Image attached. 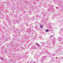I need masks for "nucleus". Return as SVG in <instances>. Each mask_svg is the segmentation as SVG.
<instances>
[{
	"label": "nucleus",
	"instance_id": "obj_1",
	"mask_svg": "<svg viewBox=\"0 0 63 63\" xmlns=\"http://www.w3.org/2000/svg\"><path fill=\"white\" fill-rule=\"evenodd\" d=\"M48 31H49V30H46V32H48Z\"/></svg>",
	"mask_w": 63,
	"mask_h": 63
},
{
	"label": "nucleus",
	"instance_id": "obj_2",
	"mask_svg": "<svg viewBox=\"0 0 63 63\" xmlns=\"http://www.w3.org/2000/svg\"><path fill=\"white\" fill-rule=\"evenodd\" d=\"M40 27L41 28H43V25H41V26H40Z\"/></svg>",
	"mask_w": 63,
	"mask_h": 63
},
{
	"label": "nucleus",
	"instance_id": "obj_3",
	"mask_svg": "<svg viewBox=\"0 0 63 63\" xmlns=\"http://www.w3.org/2000/svg\"><path fill=\"white\" fill-rule=\"evenodd\" d=\"M53 36H52V35L51 36V37H52Z\"/></svg>",
	"mask_w": 63,
	"mask_h": 63
}]
</instances>
